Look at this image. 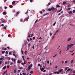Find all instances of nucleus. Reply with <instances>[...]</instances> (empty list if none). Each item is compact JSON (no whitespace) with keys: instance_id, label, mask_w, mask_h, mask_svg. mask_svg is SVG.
<instances>
[{"instance_id":"1","label":"nucleus","mask_w":75,"mask_h":75,"mask_svg":"<svg viewBox=\"0 0 75 75\" xmlns=\"http://www.w3.org/2000/svg\"><path fill=\"white\" fill-rule=\"evenodd\" d=\"M74 46V44H72L71 45H68L66 51H68V50H69V48H71L72 47H73V46Z\"/></svg>"},{"instance_id":"2","label":"nucleus","mask_w":75,"mask_h":75,"mask_svg":"<svg viewBox=\"0 0 75 75\" xmlns=\"http://www.w3.org/2000/svg\"><path fill=\"white\" fill-rule=\"evenodd\" d=\"M28 18H29V17H28L26 18H25L24 19V20H23V19H21V22L22 21V22H23V23H24V22L25 21H28Z\"/></svg>"},{"instance_id":"3","label":"nucleus","mask_w":75,"mask_h":75,"mask_svg":"<svg viewBox=\"0 0 75 75\" xmlns=\"http://www.w3.org/2000/svg\"><path fill=\"white\" fill-rule=\"evenodd\" d=\"M22 58H23V60L24 61V62L23 63H21V65H25V62L26 61H25V60L24 59V56H22Z\"/></svg>"},{"instance_id":"4","label":"nucleus","mask_w":75,"mask_h":75,"mask_svg":"<svg viewBox=\"0 0 75 75\" xmlns=\"http://www.w3.org/2000/svg\"><path fill=\"white\" fill-rule=\"evenodd\" d=\"M6 23V21H3V19L1 18V19H0V24L1 23Z\"/></svg>"},{"instance_id":"5","label":"nucleus","mask_w":75,"mask_h":75,"mask_svg":"<svg viewBox=\"0 0 75 75\" xmlns=\"http://www.w3.org/2000/svg\"><path fill=\"white\" fill-rule=\"evenodd\" d=\"M33 67V64H30V65L28 67V71H30V69H31V67Z\"/></svg>"},{"instance_id":"6","label":"nucleus","mask_w":75,"mask_h":75,"mask_svg":"<svg viewBox=\"0 0 75 75\" xmlns=\"http://www.w3.org/2000/svg\"><path fill=\"white\" fill-rule=\"evenodd\" d=\"M11 59L13 62H14V63H16V59H14L13 58H11Z\"/></svg>"},{"instance_id":"7","label":"nucleus","mask_w":75,"mask_h":75,"mask_svg":"<svg viewBox=\"0 0 75 75\" xmlns=\"http://www.w3.org/2000/svg\"><path fill=\"white\" fill-rule=\"evenodd\" d=\"M40 69L41 70L42 72V71H43L44 70V68L40 67Z\"/></svg>"},{"instance_id":"8","label":"nucleus","mask_w":75,"mask_h":75,"mask_svg":"<svg viewBox=\"0 0 75 75\" xmlns=\"http://www.w3.org/2000/svg\"><path fill=\"white\" fill-rule=\"evenodd\" d=\"M68 13L70 15L72 14V12L71 11H70Z\"/></svg>"},{"instance_id":"9","label":"nucleus","mask_w":75,"mask_h":75,"mask_svg":"<svg viewBox=\"0 0 75 75\" xmlns=\"http://www.w3.org/2000/svg\"><path fill=\"white\" fill-rule=\"evenodd\" d=\"M71 38H69L68 39H67V41H71Z\"/></svg>"},{"instance_id":"10","label":"nucleus","mask_w":75,"mask_h":75,"mask_svg":"<svg viewBox=\"0 0 75 75\" xmlns=\"http://www.w3.org/2000/svg\"><path fill=\"white\" fill-rule=\"evenodd\" d=\"M53 74H59V72L57 71V72H54V73H53Z\"/></svg>"},{"instance_id":"11","label":"nucleus","mask_w":75,"mask_h":75,"mask_svg":"<svg viewBox=\"0 0 75 75\" xmlns=\"http://www.w3.org/2000/svg\"><path fill=\"white\" fill-rule=\"evenodd\" d=\"M3 15H6V14H7V13L6 12H4L3 13Z\"/></svg>"},{"instance_id":"12","label":"nucleus","mask_w":75,"mask_h":75,"mask_svg":"<svg viewBox=\"0 0 75 75\" xmlns=\"http://www.w3.org/2000/svg\"><path fill=\"white\" fill-rule=\"evenodd\" d=\"M21 62V61H20V60H18L17 61V63L18 64H20Z\"/></svg>"},{"instance_id":"13","label":"nucleus","mask_w":75,"mask_h":75,"mask_svg":"<svg viewBox=\"0 0 75 75\" xmlns=\"http://www.w3.org/2000/svg\"><path fill=\"white\" fill-rule=\"evenodd\" d=\"M70 70H71V69L69 68L66 71V72H69Z\"/></svg>"},{"instance_id":"14","label":"nucleus","mask_w":75,"mask_h":75,"mask_svg":"<svg viewBox=\"0 0 75 75\" xmlns=\"http://www.w3.org/2000/svg\"><path fill=\"white\" fill-rule=\"evenodd\" d=\"M7 72V70H6L4 72V73L3 74V75H5V74Z\"/></svg>"},{"instance_id":"15","label":"nucleus","mask_w":75,"mask_h":75,"mask_svg":"<svg viewBox=\"0 0 75 75\" xmlns=\"http://www.w3.org/2000/svg\"><path fill=\"white\" fill-rule=\"evenodd\" d=\"M63 70V69H61L59 70V72H61L62 71V70Z\"/></svg>"},{"instance_id":"16","label":"nucleus","mask_w":75,"mask_h":75,"mask_svg":"<svg viewBox=\"0 0 75 75\" xmlns=\"http://www.w3.org/2000/svg\"><path fill=\"white\" fill-rule=\"evenodd\" d=\"M51 9L52 10V11H53V10H55V8H54V7H52Z\"/></svg>"},{"instance_id":"17","label":"nucleus","mask_w":75,"mask_h":75,"mask_svg":"<svg viewBox=\"0 0 75 75\" xmlns=\"http://www.w3.org/2000/svg\"><path fill=\"white\" fill-rule=\"evenodd\" d=\"M62 10V9H61L60 10H59L57 11V13H59V12H61V11Z\"/></svg>"},{"instance_id":"18","label":"nucleus","mask_w":75,"mask_h":75,"mask_svg":"<svg viewBox=\"0 0 75 75\" xmlns=\"http://www.w3.org/2000/svg\"><path fill=\"white\" fill-rule=\"evenodd\" d=\"M6 69V66H5L4 67H3V69H4V70Z\"/></svg>"},{"instance_id":"19","label":"nucleus","mask_w":75,"mask_h":75,"mask_svg":"<svg viewBox=\"0 0 75 75\" xmlns=\"http://www.w3.org/2000/svg\"><path fill=\"white\" fill-rule=\"evenodd\" d=\"M38 67H42V66L40 65V64H39L38 65Z\"/></svg>"},{"instance_id":"20","label":"nucleus","mask_w":75,"mask_h":75,"mask_svg":"<svg viewBox=\"0 0 75 75\" xmlns=\"http://www.w3.org/2000/svg\"><path fill=\"white\" fill-rule=\"evenodd\" d=\"M3 10V9H2V8H0V12H1Z\"/></svg>"},{"instance_id":"21","label":"nucleus","mask_w":75,"mask_h":75,"mask_svg":"<svg viewBox=\"0 0 75 75\" xmlns=\"http://www.w3.org/2000/svg\"><path fill=\"white\" fill-rule=\"evenodd\" d=\"M74 62V59H72L71 60V62H70L71 63H73Z\"/></svg>"},{"instance_id":"22","label":"nucleus","mask_w":75,"mask_h":75,"mask_svg":"<svg viewBox=\"0 0 75 75\" xmlns=\"http://www.w3.org/2000/svg\"><path fill=\"white\" fill-rule=\"evenodd\" d=\"M17 72V70L16 69L14 71V73H16Z\"/></svg>"},{"instance_id":"23","label":"nucleus","mask_w":75,"mask_h":75,"mask_svg":"<svg viewBox=\"0 0 75 75\" xmlns=\"http://www.w3.org/2000/svg\"><path fill=\"white\" fill-rule=\"evenodd\" d=\"M68 60H66L64 62V63L65 64H67V62H68Z\"/></svg>"},{"instance_id":"24","label":"nucleus","mask_w":75,"mask_h":75,"mask_svg":"<svg viewBox=\"0 0 75 75\" xmlns=\"http://www.w3.org/2000/svg\"><path fill=\"white\" fill-rule=\"evenodd\" d=\"M69 68V67H67L65 69V71H67V69H68Z\"/></svg>"},{"instance_id":"25","label":"nucleus","mask_w":75,"mask_h":75,"mask_svg":"<svg viewBox=\"0 0 75 75\" xmlns=\"http://www.w3.org/2000/svg\"><path fill=\"white\" fill-rule=\"evenodd\" d=\"M13 56H15V57H16V54H14V53H13Z\"/></svg>"},{"instance_id":"26","label":"nucleus","mask_w":75,"mask_h":75,"mask_svg":"<svg viewBox=\"0 0 75 75\" xmlns=\"http://www.w3.org/2000/svg\"><path fill=\"white\" fill-rule=\"evenodd\" d=\"M13 6L12 5H10L9 6V7H10V8H13Z\"/></svg>"},{"instance_id":"27","label":"nucleus","mask_w":75,"mask_h":75,"mask_svg":"<svg viewBox=\"0 0 75 75\" xmlns=\"http://www.w3.org/2000/svg\"><path fill=\"white\" fill-rule=\"evenodd\" d=\"M51 2H54V0H50Z\"/></svg>"},{"instance_id":"28","label":"nucleus","mask_w":75,"mask_h":75,"mask_svg":"<svg viewBox=\"0 0 75 75\" xmlns=\"http://www.w3.org/2000/svg\"><path fill=\"white\" fill-rule=\"evenodd\" d=\"M56 6L57 7H60V6L58 5H56Z\"/></svg>"},{"instance_id":"29","label":"nucleus","mask_w":75,"mask_h":75,"mask_svg":"<svg viewBox=\"0 0 75 75\" xmlns=\"http://www.w3.org/2000/svg\"><path fill=\"white\" fill-rule=\"evenodd\" d=\"M16 3V1H13L12 2V4H14Z\"/></svg>"},{"instance_id":"30","label":"nucleus","mask_w":75,"mask_h":75,"mask_svg":"<svg viewBox=\"0 0 75 75\" xmlns=\"http://www.w3.org/2000/svg\"><path fill=\"white\" fill-rule=\"evenodd\" d=\"M56 24V22H54V23L53 24V25H54V26Z\"/></svg>"},{"instance_id":"31","label":"nucleus","mask_w":75,"mask_h":75,"mask_svg":"<svg viewBox=\"0 0 75 75\" xmlns=\"http://www.w3.org/2000/svg\"><path fill=\"white\" fill-rule=\"evenodd\" d=\"M19 69H23V67H20L19 68Z\"/></svg>"},{"instance_id":"32","label":"nucleus","mask_w":75,"mask_h":75,"mask_svg":"<svg viewBox=\"0 0 75 75\" xmlns=\"http://www.w3.org/2000/svg\"><path fill=\"white\" fill-rule=\"evenodd\" d=\"M3 58H0V61H1V60H3Z\"/></svg>"},{"instance_id":"33","label":"nucleus","mask_w":75,"mask_h":75,"mask_svg":"<svg viewBox=\"0 0 75 75\" xmlns=\"http://www.w3.org/2000/svg\"><path fill=\"white\" fill-rule=\"evenodd\" d=\"M48 10H49V11H51V10H52L51 8H49V9H48Z\"/></svg>"},{"instance_id":"34","label":"nucleus","mask_w":75,"mask_h":75,"mask_svg":"<svg viewBox=\"0 0 75 75\" xmlns=\"http://www.w3.org/2000/svg\"><path fill=\"white\" fill-rule=\"evenodd\" d=\"M19 13H20V12H18L16 14V16H17V14H19Z\"/></svg>"},{"instance_id":"35","label":"nucleus","mask_w":75,"mask_h":75,"mask_svg":"<svg viewBox=\"0 0 75 75\" xmlns=\"http://www.w3.org/2000/svg\"><path fill=\"white\" fill-rule=\"evenodd\" d=\"M71 8H67V10H71Z\"/></svg>"},{"instance_id":"36","label":"nucleus","mask_w":75,"mask_h":75,"mask_svg":"<svg viewBox=\"0 0 75 75\" xmlns=\"http://www.w3.org/2000/svg\"><path fill=\"white\" fill-rule=\"evenodd\" d=\"M57 68H58V66H56L55 67V69H57Z\"/></svg>"},{"instance_id":"37","label":"nucleus","mask_w":75,"mask_h":75,"mask_svg":"<svg viewBox=\"0 0 75 75\" xmlns=\"http://www.w3.org/2000/svg\"><path fill=\"white\" fill-rule=\"evenodd\" d=\"M74 50L70 51L69 52H74Z\"/></svg>"},{"instance_id":"38","label":"nucleus","mask_w":75,"mask_h":75,"mask_svg":"<svg viewBox=\"0 0 75 75\" xmlns=\"http://www.w3.org/2000/svg\"><path fill=\"white\" fill-rule=\"evenodd\" d=\"M21 52L23 54H24V53H23V51H22V49H21Z\"/></svg>"},{"instance_id":"39","label":"nucleus","mask_w":75,"mask_h":75,"mask_svg":"<svg viewBox=\"0 0 75 75\" xmlns=\"http://www.w3.org/2000/svg\"><path fill=\"white\" fill-rule=\"evenodd\" d=\"M30 74H33V71H31L30 72Z\"/></svg>"},{"instance_id":"40","label":"nucleus","mask_w":75,"mask_h":75,"mask_svg":"<svg viewBox=\"0 0 75 75\" xmlns=\"http://www.w3.org/2000/svg\"><path fill=\"white\" fill-rule=\"evenodd\" d=\"M8 37H11V35H10V34L8 35Z\"/></svg>"},{"instance_id":"41","label":"nucleus","mask_w":75,"mask_h":75,"mask_svg":"<svg viewBox=\"0 0 75 75\" xmlns=\"http://www.w3.org/2000/svg\"><path fill=\"white\" fill-rule=\"evenodd\" d=\"M4 52H5V51H2V54H4Z\"/></svg>"},{"instance_id":"42","label":"nucleus","mask_w":75,"mask_h":75,"mask_svg":"<svg viewBox=\"0 0 75 75\" xmlns=\"http://www.w3.org/2000/svg\"><path fill=\"white\" fill-rule=\"evenodd\" d=\"M62 50H60V51L59 52V54H61V51H62Z\"/></svg>"},{"instance_id":"43","label":"nucleus","mask_w":75,"mask_h":75,"mask_svg":"<svg viewBox=\"0 0 75 75\" xmlns=\"http://www.w3.org/2000/svg\"><path fill=\"white\" fill-rule=\"evenodd\" d=\"M73 13H75V10H74L73 11Z\"/></svg>"},{"instance_id":"44","label":"nucleus","mask_w":75,"mask_h":75,"mask_svg":"<svg viewBox=\"0 0 75 75\" xmlns=\"http://www.w3.org/2000/svg\"><path fill=\"white\" fill-rule=\"evenodd\" d=\"M52 35V33H50V36H51V35Z\"/></svg>"},{"instance_id":"45","label":"nucleus","mask_w":75,"mask_h":75,"mask_svg":"<svg viewBox=\"0 0 75 75\" xmlns=\"http://www.w3.org/2000/svg\"><path fill=\"white\" fill-rule=\"evenodd\" d=\"M8 52L7 51H6V54H8Z\"/></svg>"},{"instance_id":"46","label":"nucleus","mask_w":75,"mask_h":75,"mask_svg":"<svg viewBox=\"0 0 75 75\" xmlns=\"http://www.w3.org/2000/svg\"><path fill=\"white\" fill-rule=\"evenodd\" d=\"M62 64H64V61H62Z\"/></svg>"},{"instance_id":"47","label":"nucleus","mask_w":75,"mask_h":75,"mask_svg":"<svg viewBox=\"0 0 75 75\" xmlns=\"http://www.w3.org/2000/svg\"><path fill=\"white\" fill-rule=\"evenodd\" d=\"M27 40L28 42L30 41V40H29V39H28V38H27Z\"/></svg>"},{"instance_id":"48","label":"nucleus","mask_w":75,"mask_h":75,"mask_svg":"<svg viewBox=\"0 0 75 75\" xmlns=\"http://www.w3.org/2000/svg\"><path fill=\"white\" fill-rule=\"evenodd\" d=\"M30 3H32V1H33V0H30Z\"/></svg>"},{"instance_id":"49","label":"nucleus","mask_w":75,"mask_h":75,"mask_svg":"<svg viewBox=\"0 0 75 75\" xmlns=\"http://www.w3.org/2000/svg\"><path fill=\"white\" fill-rule=\"evenodd\" d=\"M23 75H26V74H25V73H23Z\"/></svg>"},{"instance_id":"50","label":"nucleus","mask_w":75,"mask_h":75,"mask_svg":"<svg viewBox=\"0 0 75 75\" xmlns=\"http://www.w3.org/2000/svg\"><path fill=\"white\" fill-rule=\"evenodd\" d=\"M2 61H0V64H1V63H2Z\"/></svg>"},{"instance_id":"51","label":"nucleus","mask_w":75,"mask_h":75,"mask_svg":"<svg viewBox=\"0 0 75 75\" xmlns=\"http://www.w3.org/2000/svg\"><path fill=\"white\" fill-rule=\"evenodd\" d=\"M8 60H10V57H8Z\"/></svg>"},{"instance_id":"52","label":"nucleus","mask_w":75,"mask_h":75,"mask_svg":"<svg viewBox=\"0 0 75 75\" xmlns=\"http://www.w3.org/2000/svg\"><path fill=\"white\" fill-rule=\"evenodd\" d=\"M7 68H10V67H9V66H7Z\"/></svg>"},{"instance_id":"53","label":"nucleus","mask_w":75,"mask_h":75,"mask_svg":"<svg viewBox=\"0 0 75 75\" xmlns=\"http://www.w3.org/2000/svg\"><path fill=\"white\" fill-rule=\"evenodd\" d=\"M35 37H33V40H35Z\"/></svg>"},{"instance_id":"54","label":"nucleus","mask_w":75,"mask_h":75,"mask_svg":"<svg viewBox=\"0 0 75 75\" xmlns=\"http://www.w3.org/2000/svg\"><path fill=\"white\" fill-rule=\"evenodd\" d=\"M13 63L11 62V65H13Z\"/></svg>"},{"instance_id":"55","label":"nucleus","mask_w":75,"mask_h":75,"mask_svg":"<svg viewBox=\"0 0 75 75\" xmlns=\"http://www.w3.org/2000/svg\"><path fill=\"white\" fill-rule=\"evenodd\" d=\"M12 54V53H11V52H9V54Z\"/></svg>"},{"instance_id":"56","label":"nucleus","mask_w":75,"mask_h":75,"mask_svg":"<svg viewBox=\"0 0 75 75\" xmlns=\"http://www.w3.org/2000/svg\"><path fill=\"white\" fill-rule=\"evenodd\" d=\"M54 36H53V37L52 38V39L53 40V39H54Z\"/></svg>"},{"instance_id":"57","label":"nucleus","mask_w":75,"mask_h":75,"mask_svg":"<svg viewBox=\"0 0 75 75\" xmlns=\"http://www.w3.org/2000/svg\"><path fill=\"white\" fill-rule=\"evenodd\" d=\"M4 30H6V27L5 26L4 27Z\"/></svg>"},{"instance_id":"58","label":"nucleus","mask_w":75,"mask_h":75,"mask_svg":"<svg viewBox=\"0 0 75 75\" xmlns=\"http://www.w3.org/2000/svg\"><path fill=\"white\" fill-rule=\"evenodd\" d=\"M31 45V44H29L28 45V47H30V45Z\"/></svg>"},{"instance_id":"59","label":"nucleus","mask_w":75,"mask_h":75,"mask_svg":"<svg viewBox=\"0 0 75 75\" xmlns=\"http://www.w3.org/2000/svg\"><path fill=\"white\" fill-rule=\"evenodd\" d=\"M50 62V61H48L47 62V64H49Z\"/></svg>"},{"instance_id":"60","label":"nucleus","mask_w":75,"mask_h":75,"mask_svg":"<svg viewBox=\"0 0 75 75\" xmlns=\"http://www.w3.org/2000/svg\"><path fill=\"white\" fill-rule=\"evenodd\" d=\"M8 62H7V61H6L5 62V64H7V63H8Z\"/></svg>"},{"instance_id":"61","label":"nucleus","mask_w":75,"mask_h":75,"mask_svg":"<svg viewBox=\"0 0 75 75\" xmlns=\"http://www.w3.org/2000/svg\"><path fill=\"white\" fill-rule=\"evenodd\" d=\"M33 36V34H32L30 36V37H31Z\"/></svg>"},{"instance_id":"62","label":"nucleus","mask_w":75,"mask_h":75,"mask_svg":"<svg viewBox=\"0 0 75 75\" xmlns=\"http://www.w3.org/2000/svg\"><path fill=\"white\" fill-rule=\"evenodd\" d=\"M59 31V30H58L57 31H56V32L57 33V32H58Z\"/></svg>"},{"instance_id":"63","label":"nucleus","mask_w":75,"mask_h":75,"mask_svg":"<svg viewBox=\"0 0 75 75\" xmlns=\"http://www.w3.org/2000/svg\"><path fill=\"white\" fill-rule=\"evenodd\" d=\"M5 9H7V7L5 6L4 8Z\"/></svg>"},{"instance_id":"64","label":"nucleus","mask_w":75,"mask_h":75,"mask_svg":"<svg viewBox=\"0 0 75 75\" xmlns=\"http://www.w3.org/2000/svg\"><path fill=\"white\" fill-rule=\"evenodd\" d=\"M32 48H33V49H34V46H33Z\"/></svg>"}]
</instances>
